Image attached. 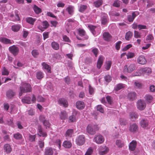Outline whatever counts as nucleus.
Wrapping results in <instances>:
<instances>
[{
  "label": "nucleus",
  "instance_id": "obj_48",
  "mask_svg": "<svg viewBox=\"0 0 155 155\" xmlns=\"http://www.w3.org/2000/svg\"><path fill=\"white\" fill-rule=\"evenodd\" d=\"M36 138L35 135H31L29 134V141L31 142H34L35 140V138Z\"/></svg>",
  "mask_w": 155,
  "mask_h": 155
},
{
  "label": "nucleus",
  "instance_id": "obj_58",
  "mask_svg": "<svg viewBox=\"0 0 155 155\" xmlns=\"http://www.w3.org/2000/svg\"><path fill=\"white\" fill-rule=\"evenodd\" d=\"M104 79L107 82H109L111 81V78L110 75H107L104 77Z\"/></svg>",
  "mask_w": 155,
  "mask_h": 155
},
{
  "label": "nucleus",
  "instance_id": "obj_34",
  "mask_svg": "<svg viewBox=\"0 0 155 155\" xmlns=\"http://www.w3.org/2000/svg\"><path fill=\"white\" fill-rule=\"evenodd\" d=\"M145 99L147 103H150L151 102L153 99V97L151 95H147L145 96Z\"/></svg>",
  "mask_w": 155,
  "mask_h": 155
},
{
  "label": "nucleus",
  "instance_id": "obj_57",
  "mask_svg": "<svg viewBox=\"0 0 155 155\" xmlns=\"http://www.w3.org/2000/svg\"><path fill=\"white\" fill-rule=\"evenodd\" d=\"M97 110L99 111L102 113H104V110L101 105H98L97 107Z\"/></svg>",
  "mask_w": 155,
  "mask_h": 155
},
{
  "label": "nucleus",
  "instance_id": "obj_47",
  "mask_svg": "<svg viewBox=\"0 0 155 155\" xmlns=\"http://www.w3.org/2000/svg\"><path fill=\"white\" fill-rule=\"evenodd\" d=\"M120 1L119 0H116L114 2L113 6L116 7H119L120 6Z\"/></svg>",
  "mask_w": 155,
  "mask_h": 155
},
{
  "label": "nucleus",
  "instance_id": "obj_31",
  "mask_svg": "<svg viewBox=\"0 0 155 155\" xmlns=\"http://www.w3.org/2000/svg\"><path fill=\"white\" fill-rule=\"evenodd\" d=\"M60 116L61 119H65L67 117V114L66 112L65 111H61Z\"/></svg>",
  "mask_w": 155,
  "mask_h": 155
},
{
  "label": "nucleus",
  "instance_id": "obj_18",
  "mask_svg": "<svg viewBox=\"0 0 155 155\" xmlns=\"http://www.w3.org/2000/svg\"><path fill=\"white\" fill-rule=\"evenodd\" d=\"M103 36L104 40L107 41H110L111 38V36L109 33L107 32L104 33Z\"/></svg>",
  "mask_w": 155,
  "mask_h": 155
},
{
  "label": "nucleus",
  "instance_id": "obj_12",
  "mask_svg": "<svg viewBox=\"0 0 155 155\" xmlns=\"http://www.w3.org/2000/svg\"><path fill=\"white\" fill-rule=\"evenodd\" d=\"M137 143L136 140H132L129 144V148L130 150L131 151L134 150L137 146Z\"/></svg>",
  "mask_w": 155,
  "mask_h": 155
},
{
  "label": "nucleus",
  "instance_id": "obj_8",
  "mask_svg": "<svg viewBox=\"0 0 155 155\" xmlns=\"http://www.w3.org/2000/svg\"><path fill=\"white\" fill-rule=\"evenodd\" d=\"M147 60L145 57L143 55L139 56L137 59V63L140 64L144 65L146 64Z\"/></svg>",
  "mask_w": 155,
  "mask_h": 155
},
{
  "label": "nucleus",
  "instance_id": "obj_42",
  "mask_svg": "<svg viewBox=\"0 0 155 155\" xmlns=\"http://www.w3.org/2000/svg\"><path fill=\"white\" fill-rule=\"evenodd\" d=\"M124 87V84H117L115 88V90L117 91H118L123 88Z\"/></svg>",
  "mask_w": 155,
  "mask_h": 155
},
{
  "label": "nucleus",
  "instance_id": "obj_52",
  "mask_svg": "<svg viewBox=\"0 0 155 155\" xmlns=\"http://www.w3.org/2000/svg\"><path fill=\"white\" fill-rule=\"evenodd\" d=\"M37 100L38 101L41 102H44L45 100L46 99L43 98L41 96H38L37 97Z\"/></svg>",
  "mask_w": 155,
  "mask_h": 155
},
{
  "label": "nucleus",
  "instance_id": "obj_25",
  "mask_svg": "<svg viewBox=\"0 0 155 155\" xmlns=\"http://www.w3.org/2000/svg\"><path fill=\"white\" fill-rule=\"evenodd\" d=\"M53 151L52 148H47L45 149V155H52Z\"/></svg>",
  "mask_w": 155,
  "mask_h": 155
},
{
  "label": "nucleus",
  "instance_id": "obj_23",
  "mask_svg": "<svg viewBox=\"0 0 155 155\" xmlns=\"http://www.w3.org/2000/svg\"><path fill=\"white\" fill-rule=\"evenodd\" d=\"M4 149L7 153H9L12 151V148L10 144H5L4 146Z\"/></svg>",
  "mask_w": 155,
  "mask_h": 155
},
{
  "label": "nucleus",
  "instance_id": "obj_3",
  "mask_svg": "<svg viewBox=\"0 0 155 155\" xmlns=\"http://www.w3.org/2000/svg\"><path fill=\"white\" fill-rule=\"evenodd\" d=\"M136 65L135 64H131L129 66L125 65L124 67V72L130 73L133 71L136 68Z\"/></svg>",
  "mask_w": 155,
  "mask_h": 155
},
{
  "label": "nucleus",
  "instance_id": "obj_61",
  "mask_svg": "<svg viewBox=\"0 0 155 155\" xmlns=\"http://www.w3.org/2000/svg\"><path fill=\"white\" fill-rule=\"evenodd\" d=\"M121 43V41H119L116 44L115 48L117 50H119L120 48V45Z\"/></svg>",
  "mask_w": 155,
  "mask_h": 155
},
{
  "label": "nucleus",
  "instance_id": "obj_24",
  "mask_svg": "<svg viewBox=\"0 0 155 155\" xmlns=\"http://www.w3.org/2000/svg\"><path fill=\"white\" fill-rule=\"evenodd\" d=\"M22 101L23 103L30 104L31 102V98L29 97H25L22 99Z\"/></svg>",
  "mask_w": 155,
  "mask_h": 155
},
{
  "label": "nucleus",
  "instance_id": "obj_11",
  "mask_svg": "<svg viewBox=\"0 0 155 155\" xmlns=\"http://www.w3.org/2000/svg\"><path fill=\"white\" fill-rule=\"evenodd\" d=\"M137 96L136 94L134 92H130L127 95V99L130 101H133L135 99Z\"/></svg>",
  "mask_w": 155,
  "mask_h": 155
},
{
  "label": "nucleus",
  "instance_id": "obj_2",
  "mask_svg": "<svg viewBox=\"0 0 155 155\" xmlns=\"http://www.w3.org/2000/svg\"><path fill=\"white\" fill-rule=\"evenodd\" d=\"M87 132L89 134L93 135L96 133L98 129L97 126L93 124H89L87 127Z\"/></svg>",
  "mask_w": 155,
  "mask_h": 155
},
{
  "label": "nucleus",
  "instance_id": "obj_4",
  "mask_svg": "<svg viewBox=\"0 0 155 155\" xmlns=\"http://www.w3.org/2000/svg\"><path fill=\"white\" fill-rule=\"evenodd\" d=\"M85 138L84 135H82L78 136L76 139V143L79 146L82 145L85 143Z\"/></svg>",
  "mask_w": 155,
  "mask_h": 155
},
{
  "label": "nucleus",
  "instance_id": "obj_35",
  "mask_svg": "<svg viewBox=\"0 0 155 155\" xmlns=\"http://www.w3.org/2000/svg\"><path fill=\"white\" fill-rule=\"evenodd\" d=\"M133 33L130 31L127 32L126 34L125 38L127 40H129L132 37Z\"/></svg>",
  "mask_w": 155,
  "mask_h": 155
},
{
  "label": "nucleus",
  "instance_id": "obj_60",
  "mask_svg": "<svg viewBox=\"0 0 155 155\" xmlns=\"http://www.w3.org/2000/svg\"><path fill=\"white\" fill-rule=\"evenodd\" d=\"M39 120L40 121L44 123L46 120L45 119V116L43 115H41L39 117Z\"/></svg>",
  "mask_w": 155,
  "mask_h": 155
},
{
  "label": "nucleus",
  "instance_id": "obj_44",
  "mask_svg": "<svg viewBox=\"0 0 155 155\" xmlns=\"http://www.w3.org/2000/svg\"><path fill=\"white\" fill-rule=\"evenodd\" d=\"M31 54L34 57L36 58L39 54V52L37 50L34 49L32 51Z\"/></svg>",
  "mask_w": 155,
  "mask_h": 155
},
{
  "label": "nucleus",
  "instance_id": "obj_19",
  "mask_svg": "<svg viewBox=\"0 0 155 155\" xmlns=\"http://www.w3.org/2000/svg\"><path fill=\"white\" fill-rule=\"evenodd\" d=\"M77 107L79 109H82L85 105L84 102L81 101H78L76 103Z\"/></svg>",
  "mask_w": 155,
  "mask_h": 155
},
{
  "label": "nucleus",
  "instance_id": "obj_17",
  "mask_svg": "<svg viewBox=\"0 0 155 155\" xmlns=\"http://www.w3.org/2000/svg\"><path fill=\"white\" fill-rule=\"evenodd\" d=\"M74 130L72 129H69L66 131L65 134V136L67 138H71L73 134Z\"/></svg>",
  "mask_w": 155,
  "mask_h": 155
},
{
  "label": "nucleus",
  "instance_id": "obj_63",
  "mask_svg": "<svg viewBox=\"0 0 155 155\" xmlns=\"http://www.w3.org/2000/svg\"><path fill=\"white\" fill-rule=\"evenodd\" d=\"M43 25L44 26V28L46 29L48 27L49 25L47 21H45L43 22Z\"/></svg>",
  "mask_w": 155,
  "mask_h": 155
},
{
  "label": "nucleus",
  "instance_id": "obj_59",
  "mask_svg": "<svg viewBox=\"0 0 155 155\" xmlns=\"http://www.w3.org/2000/svg\"><path fill=\"white\" fill-rule=\"evenodd\" d=\"M38 144L40 148L43 147L44 146V143L43 140H40L38 142Z\"/></svg>",
  "mask_w": 155,
  "mask_h": 155
},
{
  "label": "nucleus",
  "instance_id": "obj_56",
  "mask_svg": "<svg viewBox=\"0 0 155 155\" xmlns=\"http://www.w3.org/2000/svg\"><path fill=\"white\" fill-rule=\"evenodd\" d=\"M141 35L140 33L137 31H135L134 32V36L136 38H140Z\"/></svg>",
  "mask_w": 155,
  "mask_h": 155
},
{
  "label": "nucleus",
  "instance_id": "obj_15",
  "mask_svg": "<svg viewBox=\"0 0 155 155\" xmlns=\"http://www.w3.org/2000/svg\"><path fill=\"white\" fill-rule=\"evenodd\" d=\"M138 126L136 124H133L130 125L129 128L130 131L132 132H134L138 130Z\"/></svg>",
  "mask_w": 155,
  "mask_h": 155
},
{
  "label": "nucleus",
  "instance_id": "obj_53",
  "mask_svg": "<svg viewBox=\"0 0 155 155\" xmlns=\"http://www.w3.org/2000/svg\"><path fill=\"white\" fill-rule=\"evenodd\" d=\"M93 152L92 149L90 147L88 149L84 155H91Z\"/></svg>",
  "mask_w": 155,
  "mask_h": 155
},
{
  "label": "nucleus",
  "instance_id": "obj_13",
  "mask_svg": "<svg viewBox=\"0 0 155 155\" xmlns=\"http://www.w3.org/2000/svg\"><path fill=\"white\" fill-rule=\"evenodd\" d=\"M104 59V58L103 56H101L99 57L97 63V67L99 69L101 68L103 64Z\"/></svg>",
  "mask_w": 155,
  "mask_h": 155
},
{
  "label": "nucleus",
  "instance_id": "obj_16",
  "mask_svg": "<svg viewBox=\"0 0 155 155\" xmlns=\"http://www.w3.org/2000/svg\"><path fill=\"white\" fill-rule=\"evenodd\" d=\"M15 95V92L11 90H8L6 92V96L8 99L12 98Z\"/></svg>",
  "mask_w": 155,
  "mask_h": 155
},
{
  "label": "nucleus",
  "instance_id": "obj_33",
  "mask_svg": "<svg viewBox=\"0 0 155 155\" xmlns=\"http://www.w3.org/2000/svg\"><path fill=\"white\" fill-rule=\"evenodd\" d=\"M52 48L55 50H57L59 49V45L56 42H52L51 44Z\"/></svg>",
  "mask_w": 155,
  "mask_h": 155
},
{
  "label": "nucleus",
  "instance_id": "obj_49",
  "mask_svg": "<svg viewBox=\"0 0 155 155\" xmlns=\"http://www.w3.org/2000/svg\"><path fill=\"white\" fill-rule=\"evenodd\" d=\"M78 31L79 35L81 36H84L85 34V31L82 29L79 28L78 29Z\"/></svg>",
  "mask_w": 155,
  "mask_h": 155
},
{
  "label": "nucleus",
  "instance_id": "obj_50",
  "mask_svg": "<svg viewBox=\"0 0 155 155\" xmlns=\"http://www.w3.org/2000/svg\"><path fill=\"white\" fill-rule=\"evenodd\" d=\"M126 55L127 58L129 59L133 58L135 56V54L133 53L129 52Z\"/></svg>",
  "mask_w": 155,
  "mask_h": 155
},
{
  "label": "nucleus",
  "instance_id": "obj_6",
  "mask_svg": "<svg viewBox=\"0 0 155 155\" xmlns=\"http://www.w3.org/2000/svg\"><path fill=\"white\" fill-rule=\"evenodd\" d=\"M146 104L144 101L142 100H140L137 102V107L140 110H143L145 108Z\"/></svg>",
  "mask_w": 155,
  "mask_h": 155
},
{
  "label": "nucleus",
  "instance_id": "obj_1",
  "mask_svg": "<svg viewBox=\"0 0 155 155\" xmlns=\"http://www.w3.org/2000/svg\"><path fill=\"white\" fill-rule=\"evenodd\" d=\"M21 86L19 87L20 92L19 95L20 96L22 95V93L30 92L32 91V88L30 84L27 83H22Z\"/></svg>",
  "mask_w": 155,
  "mask_h": 155
},
{
  "label": "nucleus",
  "instance_id": "obj_27",
  "mask_svg": "<svg viewBox=\"0 0 155 155\" xmlns=\"http://www.w3.org/2000/svg\"><path fill=\"white\" fill-rule=\"evenodd\" d=\"M141 71L145 74H149L151 72V69L149 68H145L141 69Z\"/></svg>",
  "mask_w": 155,
  "mask_h": 155
},
{
  "label": "nucleus",
  "instance_id": "obj_62",
  "mask_svg": "<svg viewBox=\"0 0 155 155\" xmlns=\"http://www.w3.org/2000/svg\"><path fill=\"white\" fill-rule=\"evenodd\" d=\"M106 98L108 103L110 104H111L112 101L111 97L110 96H107L106 97Z\"/></svg>",
  "mask_w": 155,
  "mask_h": 155
},
{
  "label": "nucleus",
  "instance_id": "obj_54",
  "mask_svg": "<svg viewBox=\"0 0 155 155\" xmlns=\"http://www.w3.org/2000/svg\"><path fill=\"white\" fill-rule=\"evenodd\" d=\"M76 119L75 116L74 115H72L69 117V121L71 122H73L75 121Z\"/></svg>",
  "mask_w": 155,
  "mask_h": 155
},
{
  "label": "nucleus",
  "instance_id": "obj_20",
  "mask_svg": "<svg viewBox=\"0 0 155 155\" xmlns=\"http://www.w3.org/2000/svg\"><path fill=\"white\" fill-rule=\"evenodd\" d=\"M38 130L39 132V134L38 135L39 136H42L43 137L46 136L47 134L46 133L43 132L42 129V127L41 125H38Z\"/></svg>",
  "mask_w": 155,
  "mask_h": 155
},
{
  "label": "nucleus",
  "instance_id": "obj_64",
  "mask_svg": "<svg viewBox=\"0 0 155 155\" xmlns=\"http://www.w3.org/2000/svg\"><path fill=\"white\" fill-rule=\"evenodd\" d=\"M43 124L44 126L46 127V128H47V127H49L50 126V124L49 121L46 120L43 123Z\"/></svg>",
  "mask_w": 155,
  "mask_h": 155
},
{
  "label": "nucleus",
  "instance_id": "obj_26",
  "mask_svg": "<svg viewBox=\"0 0 155 155\" xmlns=\"http://www.w3.org/2000/svg\"><path fill=\"white\" fill-rule=\"evenodd\" d=\"M0 41L5 44L12 43L10 40L5 38H0Z\"/></svg>",
  "mask_w": 155,
  "mask_h": 155
},
{
  "label": "nucleus",
  "instance_id": "obj_41",
  "mask_svg": "<svg viewBox=\"0 0 155 155\" xmlns=\"http://www.w3.org/2000/svg\"><path fill=\"white\" fill-rule=\"evenodd\" d=\"M14 137L16 139L19 140L22 138V136L20 134L17 133L14 134Z\"/></svg>",
  "mask_w": 155,
  "mask_h": 155
},
{
  "label": "nucleus",
  "instance_id": "obj_32",
  "mask_svg": "<svg viewBox=\"0 0 155 155\" xmlns=\"http://www.w3.org/2000/svg\"><path fill=\"white\" fill-rule=\"evenodd\" d=\"M21 28V26L19 25H14L12 26V30L15 31L17 32Z\"/></svg>",
  "mask_w": 155,
  "mask_h": 155
},
{
  "label": "nucleus",
  "instance_id": "obj_5",
  "mask_svg": "<svg viewBox=\"0 0 155 155\" xmlns=\"http://www.w3.org/2000/svg\"><path fill=\"white\" fill-rule=\"evenodd\" d=\"M94 141L97 144H101L104 142V139L102 135H96L94 138Z\"/></svg>",
  "mask_w": 155,
  "mask_h": 155
},
{
  "label": "nucleus",
  "instance_id": "obj_10",
  "mask_svg": "<svg viewBox=\"0 0 155 155\" xmlns=\"http://www.w3.org/2000/svg\"><path fill=\"white\" fill-rule=\"evenodd\" d=\"M139 14V12H134L132 13V15H128V20L129 22H132L133 21L135 17Z\"/></svg>",
  "mask_w": 155,
  "mask_h": 155
},
{
  "label": "nucleus",
  "instance_id": "obj_7",
  "mask_svg": "<svg viewBox=\"0 0 155 155\" xmlns=\"http://www.w3.org/2000/svg\"><path fill=\"white\" fill-rule=\"evenodd\" d=\"M9 50L14 56L17 55L19 51L18 48L15 45L9 47Z\"/></svg>",
  "mask_w": 155,
  "mask_h": 155
},
{
  "label": "nucleus",
  "instance_id": "obj_28",
  "mask_svg": "<svg viewBox=\"0 0 155 155\" xmlns=\"http://www.w3.org/2000/svg\"><path fill=\"white\" fill-rule=\"evenodd\" d=\"M36 20V19L33 18L31 17H28L26 19L27 22L32 25L34 24Z\"/></svg>",
  "mask_w": 155,
  "mask_h": 155
},
{
  "label": "nucleus",
  "instance_id": "obj_55",
  "mask_svg": "<svg viewBox=\"0 0 155 155\" xmlns=\"http://www.w3.org/2000/svg\"><path fill=\"white\" fill-rule=\"evenodd\" d=\"M86 5H82L80 6L79 11L81 12H83L87 8Z\"/></svg>",
  "mask_w": 155,
  "mask_h": 155
},
{
  "label": "nucleus",
  "instance_id": "obj_21",
  "mask_svg": "<svg viewBox=\"0 0 155 155\" xmlns=\"http://www.w3.org/2000/svg\"><path fill=\"white\" fill-rule=\"evenodd\" d=\"M10 19L13 21H18L19 20V17L18 15L15 14L14 15L13 14H11L10 15Z\"/></svg>",
  "mask_w": 155,
  "mask_h": 155
},
{
  "label": "nucleus",
  "instance_id": "obj_22",
  "mask_svg": "<svg viewBox=\"0 0 155 155\" xmlns=\"http://www.w3.org/2000/svg\"><path fill=\"white\" fill-rule=\"evenodd\" d=\"M43 68L46 69L49 73L51 72V68L50 66L47 64L45 62H43L41 64Z\"/></svg>",
  "mask_w": 155,
  "mask_h": 155
},
{
  "label": "nucleus",
  "instance_id": "obj_30",
  "mask_svg": "<svg viewBox=\"0 0 155 155\" xmlns=\"http://www.w3.org/2000/svg\"><path fill=\"white\" fill-rule=\"evenodd\" d=\"M130 116L131 119L135 120L138 117V114L134 112H131L130 114Z\"/></svg>",
  "mask_w": 155,
  "mask_h": 155
},
{
  "label": "nucleus",
  "instance_id": "obj_29",
  "mask_svg": "<svg viewBox=\"0 0 155 155\" xmlns=\"http://www.w3.org/2000/svg\"><path fill=\"white\" fill-rule=\"evenodd\" d=\"M107 15H105L102 16L101 18V23L103 25H105L107 22Z\"/></svg>",
  "mask_w": 155,
  "mask_h": 155
},
{
  "label": "nucleus",
  "instance_id": "obj_14",
  "mask_svg": "<svg viewBox=\"0 0 155 155\" xmlns=\"http://www.w3.org/2000/svg\"><path fill=\"white\" fill-rule=\"evenodd\" d=\"M58 104L61 105L66 107L67 106L68 102L64 98H60L58 101Z\"/></svg>",
  "mask_w": 155,
  "mask_h": 155
},
{
  "label": "nucleus",
  "instance_id": "obj_43",
  "mask_svg": "<svg viewBox=\"0 0 155 155\" xmlns=\"http://www.w3.org/2000/svg\"><path fill=\"white\" fill-rule=\"evenodd\" d=\"M120 125H125L127 123V120L124 118L120 119Z\"/></svg>",
  "mask_w": 155,
  "mask_h": 155
},
{
  "label": "nucleus",
  "instance_id": "obj_46",
  "mask_svg": "<svg viewBox=\"0 0 155 155\" xmlns=\"http://www.w3.org/2000/svg\"><path fill=\"white\" fill-rule=\"evenodd\" d=\"M116 144L118 147H122L123 145V143L120 140H117L116 141Z\"/></svg>",
  "mask_w": 155,
  "mask_h": 155
},
{
  "label": "nucleus",
  "instance_id": "obj_38",
  "mask_svg": "<svg viewBox=\"0 0 155 155\" xmlns=\"http://www.w3.org/2000/svg\"><path fill=\"white\" fill-rule=\"evenodd\" d=\"M103 1L102 0H99L94 2L95 6L97 7H99L102 4Z\"/></svg>",
  "mask_w": 155,
  "mask_h": 155
},
{
  "label": "nucleus",
  "instance_id": "obj_51",
  "mask_svg": "<svg viewBox=\"0 0 155 155\" xmlns=\"http://www.w3.org/2000/svg\"><path fill=\"white\" fill-rule=\"evenodd\" d=\"M112 64L111 61H109L107 62L105 68L107 70H109L110 69Z\"/></svg>",
  "mask_w": 155,
  "mask_h": 155
},
{
  "label": "nucleus",
  "instance_id": "obj_45",
  "mask_svg": "<svg viewBox=\"0 0 155 155\" xmlns=\"http://www.w3.org/2000/svg\"><path fill=\"white\" fill-rule=\"evenodd\" d=\"M68 13L70 15H72L73 12V7L71 6L68 7L67 8Z\"/></svg>",
  "mask_w": 155,
  "mask_h": 155
},
{
  "label": "nucleus",
  "instance_id": "obj_37",
  "mask_svg": "<svg viewBox=\"0 0 155 155\" xmlns=\"http://www.w3.org/2000/svg\"><path fill=\"white\" fill-rule=\"evenodd\" d=\"M88 27L89 28L93 34L94 35H95L96 32L95 31V29L96 28V27L95 26L92 25H89L88 26Z\"/></svg>",
  "mask_w": 155,
  "mask_h": 155
},
{
  "label": "nucleus",
  "instance_id": "obj_40",
  "mask_svg": "<svg viewBox=\"0 0 155 155\" xmlns=\"http://www.w3.org/2000/svg\"><path fill=\"white\" fill-rule=\"evenodd\" d=\"M44 77V74L41 71H38L37 73V77L38 79H40Z\"/></svg>",
  "mask_w": 155,
  "mask_h": 155
},
{
  "label": "nucleus",
  "instance_id": "obj_36",
  "mask_svg": "<svg viewBox=\"0 0 155 155\" xmlns=\"http://www.w3.org/2000/svg\"><path fill=\"white\" fill-rule=\"evenodd\" d=\"M63 146L66 148H69L71 146V144L68 141H65L63 143Z\"/></svg>",
  "mask_w": 155,
  "mask_h": 155
},
{
  "label": "nucleus",
  "instance_id": "obj_9",
  "mask_svg": "<svg viewBox=\"0 0 155 155\" xmlns=\"http://www.w3.org/2000/svg\"><path fill=\"white\" fill-rule=\"evenodd\" d=\"M149 121L145 118H142L140 121V124L142 127L145 128L149 125Z\"/></svg>",
  "mask_w": 155,
  "mask_h": 155
},
{
  "label": "nucleus",
  "instance_id": "obj_39",
  "mask_svg": "<svg viewBox=\"0 0 155 155\" xmlns=\"http://www.w3.org/2000/svg\"><path fill=\"white\" fill-rule=\"evenodd\" d=\"M33 9L35 12L37 14H39L41 12V9L35 5H34Z\"/></svg>",
  "mask_w": 155,
  "mask_h": 155
}]
</instances>
